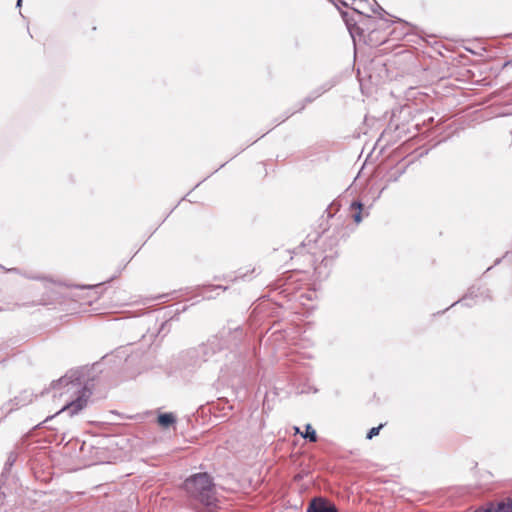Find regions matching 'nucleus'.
<instances>
[{
    "label": "nucleus",
    "instance_id": "f257e3e1",
    "mask_svg": "<svg viewBox=\"0 0 512 512\" xmlns=\"http://www.w3.org/2000/svg\"><path fill=\"white\" fill-rule=\"evenodd\" d=\"M53 396L66 397V404L57 414L67 412L70 416L83 410L92 395L89 378H86V369L68 371L63 377L51 384Z\"/></svg>",
    "mask_w": 512,
    "mask_h": 512
},
{
    "label": "nucleus",
    "instance_id": "f03ea898",
    "mask_svg": "<svg viewBox=\"0 0 512 512\" xmlns=\"http://www.w3.org/2000/svg\"><path fill=\"white\" fill-rule=\"evenodd\" d=\"M184 489L189 497L211 510L217 506L215 486L207 473H197L184 482Z\"/></svg>",
    "mask_w": 512,
    "mask_h": 512
},
{
    "label": "nucleus",
    "instance_id": "7ed1b4c3",
    "mask_svg": "<svg viewBox=\"0 0 512 512\" xmlns=\"http://www.w3.org/2000/svg\"><path fill=\"white\" fill-rule=\"evenodd\" d=\"M333 85H334L333 83L327 82V83L321 85L319 88H317L313 92H311L302 102L297 104V109L296 110H294V111H292V112H290L289 114L286 115L285 119L289 118L295 112L302 111L305 108L306 104L313 102L315 99L320 97L323 93H325L328 90H330L333 87Z\"/></svg>",
    "mask_w": 512,
    "mask_h": 512
},
{
    "label": "nucleus",
    "instance_id": "20e7f679",
    "mask_svg": "<svg viewBox=\"0 0 512 512\" xmlns=\"http://www.w3.org/2000/svg\"><path fill=\"white\" fill-rule=\"evenodd\" d=\"M307 512H338L334 504L322 498H316L311 501Z\"/></svg>",
    "mask_w": 512,
    "mask_h": 512
},
{
    "label": "nucleus",
    "instance_id": "39448f33",
    "mask_svg": "<svg viewBox=\"0 0 512 512\" xmlns=\"http://www.w3.org/2000/svg\"><path fill=\"white\" fill-rule=\"evenodd\" d=\"M176 421H177L176 416L171 412L161 413L158 415V418H157V423L162 428H168L169 426L174 425L176 423Z\"/></svg>",
    "mask_w": 512,
    "mask_h": 512
},
{
    "label": "nucleus",
    "instance_id": "423d86ee",
    "mask_svg": "<svg viewBox=\"0 0 512 512\" xmlns=\"http://www.w3.org/2000/svg\"><path fill=\"white\" fill-rule=\"evenodd\" d=\"M30 402H31L30 395H27L26 392L21 393L20 395L16 396L13 400L10 401L12 406L8 409V411H12L14 408L25 406Z\"/></svg>",
    "mask_w": 512,
    "mask_h": 512
},
{
    "label": "nucleus",
    "instance_id": "0eeeda50",
    "mask_svg": "<svg viewBox=\"0 0 512 512\" xmlns=\"http://www.w3.org/2000/svg\"><path fill=\"white\" fill-rule=\"evenodd\" d=\"M363 204L359 201H354L350 205L351 216L358 224L362 221Z\"/></svg>",
    "mask_w": 512,
    "mask_h": 512
},
{
    "label": "nucleus",
    "instance_id": "6e6552de",
    "mask_svg": "<svg viewBox=\"0 0 512 512\" xmlns=\"http://www.w3.org/2000/svg\"><path fill=\"white\" fill-rule=\"evenodd\" d=\"M302 436L305 439H308L310 442H316L317 441L316 431H315V429L310 424L306 425L305 433L302 434Z\"/></svg>",
    "mask_w": 512,
    "mask_h": 512
},
{
    "label": "nucleus",
    "instance_id": "1a4fd4ad",
    "mask_svg": "<svg viewBox=\"0 0 512 512\" xmlns=\"http://www.w3.org/2000/svg\"><path fill=\"white\" fill-rule=\"evenodd\" d=\"M17 460V453L12 451L8 454L7 460L4 465V470L9 471Z\"/></svg>",
    "mask_w": 512,
    "mask_h": 512
},
{
    "label": "nucleus",
    "instance_id": "9d476101",
    "mask_svg": "<svg viewBox=\"0 0 512 512\" xmlns=\"http://www.w3.org/2000/svg\"><path fill=\"white\" fill-rule=\"evenodd\" d=\"M473 291H470L468 294H466L461 300L459 301H456L452 304V306L458 304V303H461L462 305H465V306H472V300H473Z\"/></svg>",
    "mask_w": 512,
    "mask_h": 512
},
{
    "label": "nucleus",
    "instance_id": "9b49d317",
    "mask_svg": "<svg viewBox=\"0 0 512 512\" xmlns=\"http://www.w3.org/2000/svg\"><path fill=\"white\" fill-rule=\"evenodd\" d=\"M373 1L374 5L371 7L372 13L379 15V17L383 19L384 15L387 14V12L375 0Z\"/></svg>",
    "mask_w": 512,
    "mask_h": 512
},
{
    "label": "nucleus",
    "instance_id": "f8f14e48",
    "mask_svg": "<svg viewBox=\"0 0 512 512\" xmlns=\"http://www.w3.org/2000/svg\"><path fill=\"white\" fill-rule=\"evenodd\" d=\"M322 240H323V236H319L317 239H308L307 242H303L302 245L298 249L302 250L305 247L310 246L312 242L316 243V242L322 241ZM308 252L313 254V255L315 254V252L312 250L311 247H309Z\"/></svg>",
    "mask_w": 512,
    "mask_h": 512
},
{
    "label": "nucleus",
    "instance_id": "ddd939ff",
    "mask_svg": "<svg viewBox=\"0 0 512 512\" xmlns=\"http://www.w3.org/2000/svg\"><path fill=\"white\" fill-rule=\"evenodd\" d=\"M382 427H383V425H382V424H380V425H379V426H377V427H373V428H371V429L368 431V433H367V435H366V438L370 440V439H372L373 437L377 436V435L379 434V432H380V430H381V428H382Z\"/></svg>",
    "mask_w": 512,
    "mask_h": 512
},
{
    "label": "nucleus",
    "instance_id": "4468645a",
    "mask_svg": "<svg viewBox=\"0 0 512 512\" xmlns=\"http://www.w3.org/2000/svg\"><path fill=\"white\" fill-rule=\"evenodd\" d=\"M335 253L331 252L330 254H326L322 260H321V265H325L327 266L333 259Z\"/></svg>",
    "mask_w": 512,
    "mask_h": 512
},
{
    "label": "nucleus",
    "instance_id": "2eb2a0df",
    "mask_svg": "<svg viewBox=\"0 0 512 512\" xmlns=\"http://www.w3.org/2000/svg\"><path fill=\"white\" fill-rule=\"evenodd\" d=\"M494 512H508L505 502H499L496 506H494Z\"/></svg>",
    "mask_w": 512,
    "mask_h": 512
},
{
    "label": "nucleus",
    "instance_id": "dca6fc26",
    "mask_svg": "<svg viewBox=\"0 0 512 512\" xmlns=\"http://www.w3.org/2000/svg\"><path fill=\"white\" fill-rule=\"evenodd\" d=\"M494 505L490 504L486 508L477 509L475 512H494Z\"/></svg>",
    "mask_w": 512,
    "mask_h": 512
},
{
    "label": "nucleus",
    "instance_id": "f3484780",
    "mask_svg": "<svg viewBox=\"0 0 512 512\" xmlns=\"http://www.w3.org/2000/svg\"><path fill=\"white\" fill-rule=\"evenodd\" d=\"M505 506L508 512H512V499H509L507 502H505Z\"/></svg>",
    "mask_w": 512,
    "mask_h": 512
},
{
    "label": "nucleus",
    "instance_id": "a211bd4d",
    "mask_svg": "<svg viewBox=\"0 0 512 512\" xmlns=\"http://www.w3.org/2000/svg\"><path fill=\"white\" fill-rule=\"evenodd\" d=\"M99 286H100V284H95V285L82 286L81 288L92 289V288H96V287H99Z\"/></svg>",
    "mask_w": 512,
    "mask_h": 512
},
{
    "label": "nucleus",
    "instance_id": "6ab92c4d",
    "mask_svg": "<svg viewBox=\"0 0 512 512\" xmlns=\"http://www.w3.org/2000/svg\"><path fill=\"white\" fill-rule=\"evenodd\" d=\"M215 289H220L222 291H225L227 289L226 286H221V285H217V286H214Z\"/></svg>",
    "mask_w": 512,
    "mask_h": 512
},
{
    "label": "nucleus",
    "instance_id": "aec40b11",
    "mask_svg": "<svg viewBox=\"0 0 512 512\" xmlns=\"http://www.w3.org/2000/svg\"><path fill=\"white\" fill-rule=\"evenodd\" d=\"M245 274H239L238 276L235 277L234 280L238 279V278H241V279H244L245 278Z\"/></svg>",
    "mask_w": 512,
    "mask_h": 512
},
{
    "label": "nucleus",
    "instance_id": "412c9836",
    "mask_svg": "<svg viewBox=\"0 0 512 512\" xmlns=\"http://www.w3.org/2000/svg\"><path fill=\"white\" fill-rule=\"evenodd\" d=\"M21 4H22V0H17L16 6L21 7Z\"/></svg>",
    "mask_w": 512,
    "mask_h": 512
},
{
    "label": "nucleus",
    "instance_id": "4be33fe9",
    "mask_svg": "<svg viewBox=\"0 0 512 512\" xmlns=\"http://www.w3.org/2000/svg\"><path fill=\"white\" fill-rule=\"evenodd\" d=\"M341 14H342V17H343V18H346V16H347V12H341Z\"/></svg>",
    "mask_w": 512,
    "mask_h": 512
},
{
    "label": "nucleus",
    "instance_id": "5701e85b",
    "mask_svg": "<svg viewBox=\"0 0 512 512\" xmlns=\"http://www.w3.org/2000/svg\"><path fill=\"white\" fill-rule=\"evenodd\" d=\"M354 11H355L356 13L360 14V15H363V13H362V12H360L358 9H354Z\"/></svg>",
    "mask_w": 512,
    "mask_h": 512
},
{
    "label": "nucleus",
    "instance_id": "b1692460",
    "mask_svg": "<svg viewBox=\"0 0 512 512\" xmlns=\"http://www.w3.org/2000/svg\"><path fill=\"white\" fill-rule=\"evenodd\" d=\"M9 271L16 272L17 268L10 269Z\"/></svg>",
    "mask_w": 512,
    "mask_h": 512
}]
</instances>
